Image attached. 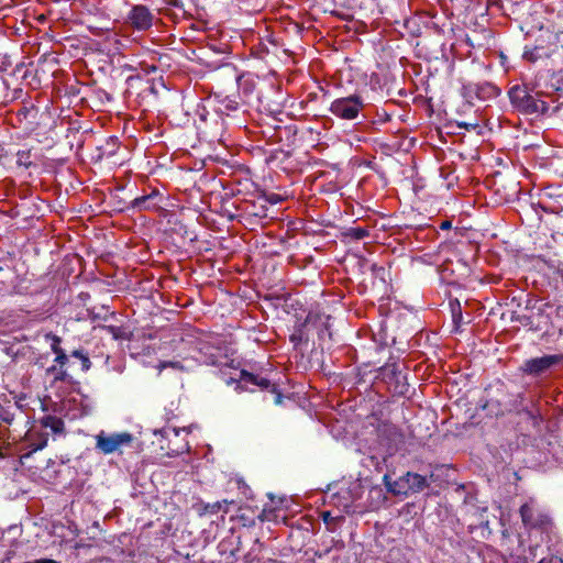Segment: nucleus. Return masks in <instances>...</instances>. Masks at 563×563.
<instances>
[{"label": "nucleus", "mask_w": 563, "mask_h": 563, "mask_svg": "<svg viewBox=\"0 0 563 563\" xmlns=\"http://www.w3.org/2000/svg\"><path fill=\"white\" fill-rule=\"evenodd\" d=\"M129 24L137 31H147L152 27L154 22V14L151 10L142 4L133 5L128 13Z\"/></svg>", "instance_id": "obj_5"}, {"label": "nucleus", "mask_w": 563, "mask_h": 563, "mask_svg": "<svg viewBox=\"0 0 563 563\" xmlns=\"http://www.w3.org/2000/svg\"><path fill=\"white\" fill-rule=\"evenodd\" d=\"M511 103L526 114H545L558 111L563 107V78L552 74L544 89L536 96L528 93L523 88L512 87L509 90Z\"/></svg>", "instance_id": "obj_1"}, {"label": "nucleus", "mask_w": 563, "mask_h": 563, "mask_svg": "<svg viewBox=\"0 0 563 563\" xmlns=\"http://www.w3.org/2000/svg\"><path fill=\"white\" fill-rule=\"evenodd\" d=\"M71 356L80 360L81 367L84 371H88L91 366V362L87 354H85L81 350H75L71 352Z\"/></svg>", "instance_id": "obj_18"}, {"label": "nucleus", "mask_w": 563, "mask_h": 563, "mask_svg": "<svg viewBox=\"0 0 563 563\" xmlns=\"http://www.w3.org/2000/svg\"><path fill=\"white\" fill-rule=\"evenodd\" d=\"M349 495V489L342 488L338 494L332 496V503L338 507H342L344 510H347L352 506V500Z\"/></svg>", "instance_id": "obj_15"}, {"label": "nucleus", "mask_w": 563, "mask_h": 563, "mask_svg": "<svg viewBox=\"0 0 563 563\" xmlns=\"http://www.w3.org/2000/svg\"><path fill=\"white\" fill-rule=\"evenodd\" d=\"M68 360H69L68 355L65 354L63 356L55 357L54 363H55V365L65 367V365L68 363Z\"/></svg>", "instance_id": "obj_23"}, {"label": "nucleus", "mask_w": 563, "mask_h": 563, "mask_svg": "<svg viewBox=\"0 0 563 563\" xmlns=\"http://www.w3.org/2000/svg\"><path fill=\"white\" fill-rule=\"evenodd\" d=\"M450 225H451V224H450V222H449V221H445V222H443V223L441 224V228H442V229H448V228H450Z\"/></svg>", "instance_id": "obj_31"}, {"label": "nucleus", "mask_w": 563, "mask_h": 563, "mask_svg": "<svg viewBox=\"0 0 563 563\" xmlns=\"http://www.w3.org/2000/svg\"><path fill=\"white\" fill-rule=\"evenodd\" d=\"M548 45L543 44V41L539 40V43L532 48H526L523 52V58L529 62H537L542 58L551 57L558 49V35L549 34Z\"/></svg>", "instance_id": "obj_6"}, {"label": "nucleus", "mask_w": 563, "mask_h": 563, "mask_svg": "<svg viewBox=\"0 0 563 563\" xmlns=\"http://www.w3.org/2000/svg\"><path fill=\"white\" fill-rule=\"evenodd\" d=\"M539 563H562L558 558L551 556L550 559H542Z\"/></svg>", "instance_id": "obj_26"}, {"label": "nucleus", "mask_w": 563, "mask_h": 563, "mask_svg": "<svg viewBox=\"0 0 563 563\" xmlns=\"http://www.w3.org/2000/svg\"><path fill=\"white\" fill-rule=\"evenodd\" d=\"M265 199L267 202H269L272 205H276V203L283 201L282 196L278 194H268L265 196Z\"/></svg>", "instance_id": "obj_22"}, {"label": "nucleus", "mask_w": 563, "mask_h": 563, "mask_svg": "<svg viewBox=\"0 0 563 563\" xmlns=\"http://www.w3.org/2000/svg\"><path fill=\"white\" fill-rule=\"evenodd\" d=\"M537 548H538V545H536V547H531V548L529 549V551H530V555L532 556V560L536 558V550H537Z\"/></svg>", "instance_id": "obj_30"}, {"label": "nucleus", "mask_w": 563, "mask_h": 563, "mask_svg": "<svg viewBox=\"0 0 563 563\" xmlns=\"http://www.w3.org/2000/svg\"><path fill=\"white\" fill-rule=\"evenodd\" d=\"M42 423L45 428H49L54 433L64 432V421L55 416H46L43 418Z\"/></svg>", "instance_id": "obj_14"}, {"label": "nucleus", "mask_w": 563, "mask_h": 563, "mask_svg": "<svg viewBox=\"0 0 563 563\" xmlns=\"http://www.w3.org/2000/svg\"><path fill=\"white\" fill-rule=\"evenodd\" d=\"M31 563H59V562L52 560V559H41V560H35Z\"/></svg>", "instance_id": "obj_27"}, {"label": "nucleus", "mask_w": 563, "mask_h": 563, "mask_svg": "<svg viewBox=\"0 0 563 563\" xmlns=\"http://www.w3.org/2000/svg\"><path fill=\"white\" fill-rule=\"evenodd\" d=\"M159 194L154 190L150 195L137 197L133 200V207L140 209H155L159 203Z\"/></svg>", "instance_id": "obj_9"}, {"label": "nucleus", "mask_w": 563, "mask_h": 563, "mask_svg": "<svg viewBox=\"0 0 563 563\" xmlns=\"http://www.w3.org/2000/svg\"><path fill=\"white\" fill-rule=\"evenodd\" d=\"M45 341L49 343L51 350L56 351L57 349H60L62 339L49 332L45 334Z\"/></svg>", "instance_id": "obj_19"}, {"label": "nucleus", "mask_w": 563, "mask_h": 563, "mask_svg": "<svg viewBox=\"0 0 563 563\" xmlns=\"http://www.w3.org/2000/svg\"><path fill=\"white\" fill-rule=\"evenodd\" d=\"M53 353L55 354V357L63 356L66 354V352L62 347L57 349L56 351H53Z\"/></svg>", "instance_id": "obj_28"}, {"label": "nucleus", "mask_w": 563, "mask_h": 563, "mask_svg": "<svg viewBox=\"0 0 563 563\" xmlns=\"http://www.w3.org/2000/svg\"><path fill=\"white\" fill-rule=\"evenodd\" d=\"M406 481L409 484V493H418L428 486L427 478L420 474L408 472Z\"/></svg>", "instance_id": "obj_11"}, {"label": "nucleus", "mask_w": 563, "mask_h": 563, "mask_svg": "<svg viewBox=\"0 0 563 563\" xmlns=\"http://www.w3.org/2000/svg\"><path fill=\"white\" fill-rule=\"evenodd\" d=\"M303 339V332H302V329H297L291 335H290V341L297 345L298 343H300Z\"/></svg>", "instance_id": "obj_21"}, {"label": "nucleus", "mask_w": 563, "mask_h": 563, "mask_svg": "<svg viewBox=\"0 0 563 563\" xmlns=\"http://www.w3.org/2000/svg\"><path fill=\"white\" fill-rule=\"evenodd\" d=\"M46 444H47V439H44L38 445H36L34 448V451L43 449L44 446H46Z\"/></svg>", "instance_id": "obj_29"}, {"label": "nucleus", "mask_w": 563, "mask_h": 563, "mask_svg": "<svg viewBox=\"0 0 563 563\" xmlns=\"http://www.w3.org/2000/svg\"><path fill=\"white\" fill-rule=\"evenodd\" d=\"M549 277L563 285V263L549 265Z\"/></svg>", "instance_id": "obj_16"}, {"label": "nucleus", "mask_w": 563, "mask_h": 563, "mask_svg": "<svg viewBox=\"0 0 563 563\" xmlns=\"http://www.w3.org/2000/svg\"><path fill=\"white\" fill-rule=\"evenodd\" d=\"M133 437L129 432L107 433L100 431L96 435V449L108 455L120 452L122 448L131 445Z\"/></svg>", "instance_id": "obj_2"}, {"label": "nucleus", "mask_w": 563, "mask_h": 563, "mask_svg": "<svg viewBox=\"0 0 563 563\" xmlns=\"http://www.w3.org/2000/svg\"><path fill=\"white\" fill-rule=\"evenodd\" d=\"M385 485L394 495H408L409 494V484L406 481V475L399 477L396 481H391V478L388 475L384 476Z\"/></svg>", "instance_id": "obj_8"}, {"label": "nucleus", "mask_w": 563, "mask_h": 563, "mask_svg": "<svg viewBox=\"0 0 563 563\" xmlns=\"http://www.w3.org/2000/svg\"><path fill=\"white\" fill-rule=\"evenodd\" d=\"M521 520L527 528H542L549 523V517L534 507L531 499L520 507Z\"/></svg>", "instance_id": "obj_7"}, {"label": "nucleus", "mask_w": 563, "mask_h": 563, "mask_svg": "<svg viewBox=\"0 0 563 563\" xmlns=\"http://www.w3.org/2000/svg\"><path fill=\"white\" fill-rule=\"evenodd\" d=\"M367 235H368V231L366 229H363V228L351 229V236H353L357 240H362Z\"/></svg>", "instance_id": "obj_20"}, {"label": "nucleus", "mask_w": 563, "mask_h": 563, "mask_svg": "<svg viewBox=\"0 0 563 563\" xmlns=\"http://www.w3.org/2000/svg\"><path fill=\"white\" fill-rule=\"evenodd\" d=\"M46 375L53 377L51 382L52 388L57 387L59 383L70 382V376L64 368V366H58L54 364L46 369Z\"/></svg>", "instance_id": "obj_10"}, {"label": "nucleus", "mask_w": 563, "mask_h": 563, "mask_svg": "<svg viewBox=\"0 0 563 563\" xmlns=\"http://www.w3.org/2000/svg\"><path fill=\"white\" fill-rule=\"evenodd\" d=\"M156 368L158 369V372L161 373L162 371H164L165 368H173V369H176V371H184V365L178 362V361H163V362H159L156 366Z\"/></svg>", "instance_id": "obj_17"}, {"label": "nucleus", "mask_w": 563, "mask_h": 563, "mask_svg": "<svg viewBox=\"0 0 563 563\" xmlns=\"http://www.w3.org/2000/svg\"><path fill=\"white\" fill-rule=\"evenodd\" d=\"M562 362L563 354L543 355L541 357L527 360L522 364L521 371L530 376H540Z\"/></svg>", "instance_id": "obj_4"}, {"label": "nucleus", "mask_w": 563, "mask_h": 563, "mask_svg": "<svg viewBox=\"0 0 563 563\" xmlns=\"http://www.w3.org/2000/svg\"><path fill=\"white\" fill-rule=\"evenodd\" d=\"M162 435L169 437L170 433H174L175 435H178V430L175 428H164L161 431Z\"/></svg>", "instance_id": "obj_25"}, {"label": "nucleus", "mask_w": 563, "mask_h": 563, "mask_svg": "<svg viewBox=\"0 0 563 563\" xmlns=\"http://www.w3.org/2000/svg\"><path fill=\"white\" fill-rule=\"evenodd\" d=\"M241 379L245 383L256 385L263 389H266L271 386V382L267 378L261 377V376L252 374V373H247L245 371H242Z\"/></svg>", "instance_id": "obj_13"}, {"label": "nucleus", "mask_w": 563, "mask_h": 563, "mask_svg": "<svg viewBox=\"0 0 563 563\" xmlns=\"http://www.w3.org/2000/svg\"><path fill=\"white\" fill-rule=\"evenodd\" d=\"M329 516H330V514H329V512H324V514H323V518H324V520H327V518H328Z\"/></svg>", "instance_id": "obj_32"}, {"label": "nucleus", "mask_w": 563, "mask_h": 563, "mask_svg": "<svg viewBox=\"0 0 563 563\" xmlns=\"http://www.w3.org/2000/svg\"><path fill=\"white\" fill-rule=\"evenodd\" d=\"M228 504H229V501H228V500L217 501V503H214V504L211 506L210 511H211V512H213V514H216V512H218L219 510H221V509H222L223 505H228Z\"/></svg>", "instance_id": "obj_24"}, {"label": "nucleus", "mask_w": 563, "mask_h": 563, "mask_svg": "<svg viewBox=\"0 0 563 563\" xmlns=\"http://www.w3.org/2000/svg\"><path fill=\"white\" fill-rule=\"evenodd\" d=\"M545 203V208L552 212H563V189L559 192H549V200Z\"/></svg>", "instance_id": "obj_12"}, {"label": "nucleus", "mask_w": 563, "mask_h": 563, "mask_svg": "<svg viewBox=\"0 0 563 563\" xmlns=\"http://www.w3.org/2000/svg\"><path fill=\"white\" fill-rule=\"evenodd\" d=\"M363 99L357 95L338 98L332 101L330 112L342 120H354L364 108Z\"/></svg>", "instance_id": "obj_3"}]
</instances>
